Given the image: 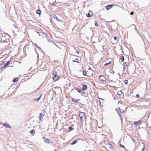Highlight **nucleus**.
<instances>
[{"mask_svg": "<svg viewBox=\"0 0 151 151\" xmlns=\"http://www.w3.org/2000/svg\"><path fill=\"white\" fill-rule=\"evenodd\" d=\"M79 117L80 119V121L82 124L84 122V120L85 119L86 117V115L85 113L81 112L80 113Z\"/></svg>", "mask_w": 151, "mask_h": 151, "instance_id": "nucleus-1", "label": "nucleus"}, {"mask_svg": "<svg viewBox=\"0 0 151 151\" xmlns=\"http://www.w3.org/2000/svg\"><path fill=\"white\" fill-rule=\"evenodd\" d=\"M45 111L43 110L41 111V113L40 114V120L42 121L43 119V117L45 116Z\"/></svg>", "mask_w": 151, "mask_h": 151, "instance_id": "nucleus-2", "label": "nucleus"}, {"mask_svg": "<svg viewBox=\"0 0 151 151\" xmlns=\"http://www.w3.org/2000/svg\"><path fill=\"white\" fill-rule=\"evenodd\" d=\"M53 74L54 76L53 78V79L55 81H56L58 80L59 77V76L57 75V73L55 71H54L53 72Z\"/></svg>", "mask_w": 151, "mask_h": 151, "instance_id": "nucleus-3", "label": "nucleus"}, {"mask_svg": "<svg viewBox=\"0 0 151 151\" xmlns=\"http://www.w3.org/2000/svg\"><path fill=\"white\" fill-rule=\"evenodd\" d=\"M116 110L118 114L120 116L121 114L122 113L124 112V110L121 109L120 108H116Z\"/></svg>", "mask_w": 151, "mask_h": 151, "instance_id": "nucleus-4", "label": "nucleus"}, {"mask_svg": "<svg viewBox=\"0 0 151 151\" xmlns=\"http://www.w3.org/2000/svg\"><path fill=\"white\" fill-rule=\"evenodd\" d=\"M100 81L101 82L105 81L106 80V78L104 76H100L99 78Z\"/></svg>", "mask_w": 151, "mask_h": 151, "instance_id": "nucleus-5", "label": "nucleus"}, {"mask_svg": "<svg viewBox=\"0 0 151 151\" xmlns=\"http://www.w3.org/2000/svg\"><path fill=\"white\" fill-rule=\"evenodd\" d=\"M9 64V61H8L6 63H3L1 64V66L3 67H5L7 66Z\"/></svg>", "mask_w": 151, "mask_h": 151, "instance_id": "nucleus-6", "label": "nucleus"}, {"mask_svg": "<svg viewBox=\"0 0 151 151\" xmlns=\"http://www.w3.org/2000/svg\"><path fill=\"white\" fill-rule=\"evenodd\" d=\"M142 122V121L141 120H139L138 121H136L134 122V124L135 125H140L141 124V122Z\"/></svg>", "mask_w": 151, "mask_h": 151, "instance_id": "nucleus-7", "label": "nucleus"}, {"mask_svg": "<svg viewBox=\"0 0 151 151\" xmlns=\"http://www.w3.org/2000/svg\"><path fill=\"white\" fill-rule=\"evenodd\" d=\"M114 5H108L106 7V9L107 10H109L111 8H112L113 7V6Z\"/></svg>", "mask_w": 151, "mask_h": 151, "instance_id": "nucleus-8", "label": "nucleus"}, {"mask_svg": "<svg viewBox=\"0 0 151 151\" xmlns=\"http://www.w3.org/2000/svg\"><path fill=\"white\" fill-rule=\"evenodd\" d=\"M3 125L4 126H5L7 128H11V126L8 124H6V123H5L3 124Z\"/></svg>", "mask_w": 151, "mask_h": 151, "instance_id": "nucleus-9", "label": "nucleus"}, {"mask_svg": "<svg viewBox=\"0 0 151 151\" xmlns=\"http://www.w3.org/2000/svg\"><path fill=\"white\" fill-rule=\"evenodd\" d=\"M42 96V94H41L40 97L38 98H35L34 99V100L38 102L40 99L41 96Z\"/></svg>", "mask_w": 151, "mask_h": 151, "instance_id": "nucleus-10", "label": "nucleus"}, {"mask_svg": "<svg viewBox=\"0 0 151 151\" xmlns=\"http://www.w3.org/2000/svg\"><path fill=\"white\" fill-rule=\"evenodd\" d=\"M87 86L86 85H84L82 87V89L83 90H85L87 89Z\"/></svg>", "mask_w": 151, "mask_h": 151, "instance_id": "nucleus-11", "label": "nucleus"}, {"mask_svg": "<svg viewBox=\"0 0 151 151\" xmlns=\"http://www.w3.org/2000/svg\"><path fill=\"white\" fill-rule=\"evenodd\" d=\"M44 139V142L46 143H48L49 142V140L47 139V138H45V137L43 138Z\"/></svg>", "mask_w": 151, "mask_h": 151, "instance_id": "nucleus-12", "label": "nucleus"}, {"mask_svg": "<svg viewBox=\"0 0 151 151\" xmlns=\"http://www.w3.org/2000/svg\"><path fill=\"white\" fill-rule=\"evenodd\" d=\"M77 91L80 93H81L82 92V90L80 89L79 88H76Z\"/></svg>", "mask_w": 151, "mask_h": 151, "instance_id": "nucleus-13", "label": "nucleus"}, {"mask_svg": "<svg viewBox=\"0 0 151 151\" xmlns=\"http://www.w3.org/2000/svg\"><path fill=\"white\" fill-rule=\"evenodd\" d=\"M36 13H37V14H39L40 15V14H41V10H39V9H38V10H37L36 11Z\"/></svg>", "mask_w": 151, "mask_h": 151, "instance_id": "nucleus-14", "label": "nucleus"}, {"mask_svg": "<svg viewBox=\"0 0 151 151\" xmlns=\"http://www.w3.org/2000/svg\"><path fill=\"white\" fill-rule=\"evenodd\" d=\"M78 142V140H74L72 143L71 144V145H73L77 143Z\"/></svg>", "mask_w": 151, "mask_h": 151, "instance_id": "nucleus-15", "label": "nucleus"}, {"mask_svg": "<svg viewBox=\"0 0 151 151\" xmlns=\"http://www.w3.org/2000/svg\"><path fill=\"white\" fill-rule=\"evenodd\" d=\"M72 100L75 102H77L79 100V99L77 100L76 99H72Z\"/></svg>", "mask_w": 151, "mask_h": 151, "instance_id": "nucleus-16", "label": "nucleus"}, {"mask_svg": "<svg viewBox=\"0 0 151 151\" xmlns=\"http://www.w3.org/2000/svg\"><path fill=\"white\" fill-rule=\"evenodd\" d=\"M122 93V92L121 91H119L117 93L118 95L119 96H120Z\"/></svg>", "mask_w": 151, "mask_h": 151, "instance_id": "nucleus-17", "label": "nucleus"}, {"mask_svg": "<svg viewBox=\"0 0 151 151\" xmlns=\"http://www.w3.org/2000/svg\"><path fill=\"white\" fill-rule=\"evenodd\" d=\"M121 61L122 62L124 61V57L123 56H122L121 57Z\"/></svg>", "mask_w": 151, "mask_h": 151, "instance_id": "nucleus-18", "label": "nucleus"}, {"mask_svg": "<svg viewBox=\"0 0 151 151\" xmlns=\"http://www.w3.org/2000/svg\"><path fill=\"white\" fill-rule=\"evenodd\" d=\"M30 132L31 134H34L35 133V131L34 130H32L30 131Z\"/></svg>", "mask_w": 151, "mask_h": 151, "instance_id": "nucleus-19", "label": "nucleus"}, {"mask_svg": "<svg viewBox=\"0 0 151 151\" xmlns=\"http://www.w3.org/2000/svg\"><path fill=\"white\" fill-rule=\"evenodd\" d=\"M68 128L69 129V131H71L72 130H73L74 129L72 127H68Z\"/></svg>", "mask_w": 151, "mask_h": 151, "instance_id": "nucleus-20", "label": "nucleus"}, {"mask_svg": "<svg viewBox=\"0 0 151 151\" xmlns=\"http://www.w3.org/2000/svg\"><path fill=\"white\" fill-rule=\"evenodd\" d=\"M83 74L84 76H86V71L83 70Z\"/></svg>", "mask_w": 151, "mask_h": 151, "instance_id": "nucleus-21", "label": "nucleus"}, {"mask_svg": "<svg viewBox=\"0 0 151 151\" xmlns=\"http://www.w3.org/2000/svg\"><path fill=\"white\" fill-rule=\"evenodd\" d=\"M18 81V78H14V79L13 81L14 82H16Z\"/></svg>", "mask_w": 151, "mask_h": 151, "instance_id": "nucleus-22", "label": "nucleus"}, {"mask_svg": "<svg viewBox=\"0 0 151 151\" xmlns=\"http://www.w3.org/2000/svg\"><path fill=\"white\" fill-rule=\"evenodd\" d=\"M75 62H77V63H79V59L78 58H76L75 59Z\"/></svg>", "mask_w": 151, "mask_h": 151, "instance_id": "nucleus-23", "label": "nucleus"}, {"mask_svg": "<svg viewBox=\"0 0 151 151\" xmlns=\"http://www.w3.org/2000/svg\"><path fill=\"white\" fill-rule=\"evenodd\" d=\"M39 34V35L40 36L42 35V34H43V33L42 32H37Z\"/></svg>", "mask_w": 151, "mask_h": 151, "instance_id": "nucleus-24", "label": "nucleus"}, {"mask_svg": "<svg viewBox=\"0 0 151 151\" xmlns=\"http://www.w3.org/2000/svg\"><path fill=\"white\" fill-rule=\"evenodd\" d=\"M111 61L110 62H109L108 63H106L105 64V65H107L109 64H110L111 63Z\"/></svg>", "mask_w": 151, "mask_h": 151, "instance_id": "nucleus-25", "label": "nucleus"}, {"mask_svg": "<svg viewBox=\"0 0 151 151\" xmlns=\"http://www.w3.org/2000/svg\"><path fill=\"white\" fill-rule=\"evenodd\" d=\"M128 83V81L127 80H126L125 81H124V83L126 84H127V83Z\"/></svg>", "mask_w": 151, "mask_h": 151, "instance_id": "nucleus-26", "label": "nucleus"}, {"mask_svg": "<svg viewBox=\"0 0 151 151\" xmlns=\"http://www.w3.org/2000/svg\"><path fill=\"white\" fill-rule=\"evenodd\" d=\"M86 16L87 17H91L90 15L89 14V13H88L87 14H86Z\"/></svg>", "mask_w": 151, "mask_h": 151, "instance_id": "nucleus-27", "label": "nucleus"}, {"mask_svg": "<svg viewBox=\"0 0 151 151\" xmlns=\"http://www.w3.org/2000/svg\"><path fill=\"white\" fill-rule=\"evenodd\" d=\"M120 147H124V148L125 147L124 146V145H122L121 144H120Z\"/></svg>", "mask_w": 151, "mask_h": 151, "instance_id": "nucleus-28", "label": "nucleus"}, {"mask_svg": "<svg viewBox=\"0 0 151 151\" xmlns=\"http://www.w3.org/2000/svg\"><path fill=\"white\" fill-rule=\"evenodd\" d=\"M54 18H56L57 20H58V21L59 20L57 18V16L56 15H54Z\"/></svg>", "mask_w": 151, "mask_h": 151, "instance_id": "nucleus-29", "label": "nucleus"}, {"mask_svg": "<svg viewBox=\"0 0 151 151\" xmlns=\"http://www.w3.org/2000/svg\"><path fill=\"white\" fill-rule=\"evenodd\" d=\"M136 97L137 98H139V96L138 94H137L136 95Z\"/></svg>", "mask_w": 151, "mask_h": 151, "instance_id": "nucleus-30", "label": "nucleus"}, {"mask_svg": "<svg viewBox=\"0 0 151 151\" xmlns=\"http://www.w3.org/2000/svg\"><path fill=\"white\" fill-rule=\"evenodd\" d=\"M95 25L96 26L98 27V24L97 23H96L95 24Z\"/></svg>", "mask_w": 151, "mask_h": 151, "instance_id": "nucleus-31", "label": "nucleus"}, {"mask_svg": "<svg viewBox=\"0 0 151 151\" xmlns=\"http://www.w3.org/2000/svg\"><path fill=\"white\" fill-rule=\"evenodd\" d=\"M114 40H116L117 39V37L116 36H114Z\"/></svg>", "mask_w": 151, "mask_h": 151, "instance_id": "nucleus-32", "label": "nucleus"}, {"mask_svg": "<svg viewBox=\"0 0 151 151\" xmlns=\"http://www.w3.org/2000/svg\"><path fill=\"white\" fill-rule=\"evenodd\" d=\"M134 12H131L130 14L132 15H133V14H134Z\"/></svg>", "mask_w": 151, "mask_h": 151, "instance_id": "nucleus-33", "label": "nucleus"}, {"mask_svg": "<svg viewBox=\"0 0 151 151\" xmlns=\"http://www.w3.org/2000/svg\"><path fill=\"white\" fill-rule=\"evenodd\" d=\"M145 147H144L143 148H142V151H144L145 149H144Z\"/></svg>", "mask_w": 151, "mask_h": 151, "instance_id": "nucleus-34", "label": "nucleus"}, {"mask_svg": "<svg viewBox=\"0 0 151 151\" xmlns=\"http://www.w3.org/2000/svg\"><path fill=\"white\" fill-rule=\"evenodd\" d=\"M133 26H134L135 27V29L136 30H137V29H136V26H135V25H134V24H133Z\"/></svg>", "mask_w": 151, "mask_h": 151, "instance_id": "nucleus-35", "label": "nucleus"}, {"mask_svg": "<svg viewBox=\"0 0 151 151\" xmlns=\"http://www.w3.org/2000/svg\"><path fill=\"white\" fill-rule=\"evenodd\" d=\"M75 61H76L75 59V60L73 59V60H72L73 62H75Z\"/></svg>", "mask_w": 151, "mask_h": 151, "instance_id": "nucleus-36", "label": "nucleus"}, {"mask_svg": "<svg viewBox=\"0 0 151 151\" xmlns=\"http://www.w3.org/2000/svg\"><path fill=\"white\" fill-rule=\"evenodd\" d=\"M121 103V104H122V103L120 101H119L118 102V104H119V103Z\"/></svg>", "mask_w": 151, "mask_h": 151, "instance_id": "nucleus-37", "label": "nucleus"}, {"mask_svg": "<svg viewBox=\"0 0 151 151\" xmlns=\"http://www.w3.org/2000/svg\"><path fill=\"white\" fill-rule=\"evenodd\" d=\"M77 52L78 53H79V52L77 51Z\"/></svg>", "mask_w": 151, "mask_h": 151, "instance_id": "nucleus-38", "label": "nucleus"}, {"mask_svg": "<svg viewBox=\"0 0 151 151\" xmlns=\"http://www.w3.org/2000/svg\"><path fill=\"white\" fill-rule=\"evenodd\" d=\"M54 44H55V45L56 46H57L58 47V46H57V45L55 44V43Z\"/></svg>", "mask_w": 151, "mask_h": 151, "instance_id": "nucleus-39", "label": "nucleus"}, {"mask_svg": "<svg viewBox=\"0 0 151 151\" xmlns=\"http://www.w3.org/2000/svg\"><path fill=\"white\" fill-rule=\"evenodd\" d=\"M74 57H76V56H74Z\"/></svg>", "mask_w": 151, "mask_h": 151, "instance_id": "nucleus-40", "label": "nucleus"}, {"mask_svg": "<svg viewBox=\"0 0 151 151\" xmlns=\"http://www.w3.org/2000/svg\"><path fill=\"white\" fill-rule=\"evenodd\" d=\"M121 119V121H122V119Z\"/></svg>", "mask_w": 151, "mask_h": 151, "instance_id": "nucleus-41", "label": "nucleus"}, {"mask_svg": "<svg viewBox=\"0 0 151 151\" xmlns=\"http://www.w3.org/2000/svg\"><path fill=\"white\" fill-rule=\"evenodd\" d=\"M2 122H1V123H0V124H2Z\"/></svg>", "mask_w": 151, "mask_h": 151, "instance_id": "nucleus-42", "label": "nucleus"}, {"mask_svg": "<svg viewBox=\"0 0 151 151\" xmlns=\"http://www.w3.org/2000/svg\"><path fill=\"white\" fill-rule=\"evenodd\" d=\"M89 151H91V150H89Z\"/></svg>", "mask_w": 151, "mask_h": 151, "instance_id": "nucleus-43", "label": "nucleus"}]
</instances>
